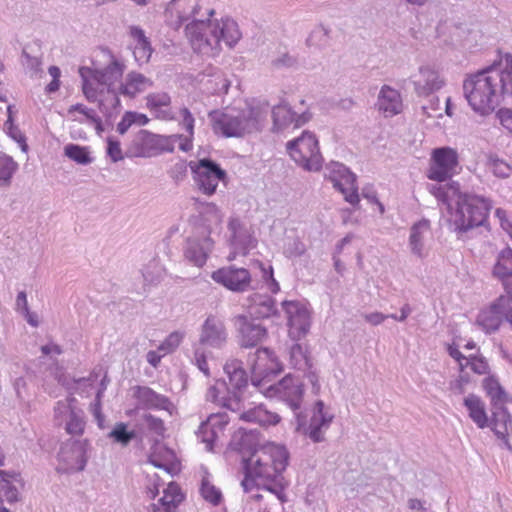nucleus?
I'll use <instances>...</instances> for the list:
<instances>
[{
	"instance_id": "obj_1",
	"label": "nucleus",
	"mask_w": 512,
	"mask_h": 512,
	"mask_svg": "<svg viewBox=\"0 0 512 512\" xmlns=\"http://www.w3.org/2000/svg\"><path fill=\"white\" fill-rule=\"evenodd\" d=\"M273 353L269 348L260 347L248 356V364L251 369V384L268 398H278L288 405L295 415V430L307 436L312 442L320 443L325 440L324 430L328 429L333 415L324 411V402H315L313 415L307 424V415L301 411L304 396V385L299 378L290 374L274 384H269L271 376L277 375L281 369L272 359Z\"/></svg>"
},
{
	"instance_id": "obj_2",
	"label": "nucleus",
	"mask_w": 512,
	"mask_h": 512,
	"mask_svg": "<svg viewBox=\"0 0 512 512\" xmlns=\"http://www.w3.org/2000/svg\"><path fill=\"white\" fill-rule=\"evenodd\" d=\"M231 445L243 455V490L250 492L254 487L274 494L280 502L286 501L287 482L283 476L289 463V452L283 445L270 444L256 448L250 443V437L241 435L234 438Z\"/></svg>"
},
{
	"instance_id": "obj_3",
	"label": "nucleus",
	"mask_w": 512,
	"mask_h": 512,
	"mask_svg": "<svg viewBox=\"0 0 512 512\" xmlns=\"http://www.w3.org/2000/svg\"><path fill=\"white\" fill-rule=\"evenodd\" d=\"M213 8L203 9L201 0H170L164 11L167 26L179 30L184 23L185 32H234L237 22L230 16L215 17Z\"/></svg>"
},
{
	"instance_id": "obj_4",
	"label": "nucleus",
	"mask_w": 512,
	"mask_h": 512,
	"mask_svg": "<svg viewBox=\"0 0 512 512\" xmlns=\"http://www.w3.org/2000/svg\"><path fill=\"white\" fill-rule=\"evenodd\" d=\"M211 128L216 135L225 138H240L262 130L267 111L259 106L243 110L215 109L208 113Z\"/></svg>"
},
{
	"instance_id": "obj_5",
	"label": "nucleus",
	"mask_w": 512,
	"mask_h": 512,
	"mask_svg": "<svg viewBox=\"0 0 512 512\" xmlns=\"http://www.w3.org/2000/svg\"><path fill=\"white\" fill-rule=\"evenodd\" d=\"M504 76L493 67L471 75L463 83L464 96L471 108L482 115L493 112L505 89Z\"/></svg>"
},
{
	"instance_id": "obj_6",
	"label": "nucleus",
	"mask_w": 512,
	"mask_h": 512,
	"mask_svg": "<svg viewBox=\"0 0 512 512\" xmlns=\"http://www.w3.org/2000/svg\"><path fill=\"white\" fill-rule=\"evenodd\" d=\"M493 207L492 200L470 191H460L450 212L449 224L458 238L467 232L485 226Z\"/></svg>"
},
{
	"instance_id": "obj_7",
	"label": "nucleus",
	"mask_w": 512,
	"mask_h": 512,
	"mask_svg": "<svg viewBox=\"0 0 512 512\" xmlns=\"http://www.w3.org/2000/svg\"><path fill=\"white\" fill-rule=\"evenodd\" d=\"M223 369L229 382L227 383L224 379H217L208 388L206 400L232 412L240 411L243 392L248 386V374L243 368L242 361L238 359L228 360Z\"/></svg>"
},
{
	"instance_id": "obj_8",
	"label": "nucleus",
	"mask_w": 512,
	"mask_h": 512,
	"mask_svg": "<svg viewBox=\"0 0 512 512\" xmlns=\"http://www.w3.org/2000/svg\"><path fill=\"white\" fill-rule=\"evenodd\" d=\"M482 387L491 401L492 430L498 438L504 440V445L509 450H512L507 439V435L512 432V415L505 406L507 403H512V396L505 391L498 379L493 375L483 379Z\"/></svg>"
},
{
	"instance_id": "obj_9",
	"label": "nucleus",
	"mask_w": 512,
	"mask_h": 512,
	"mask_svg": "<svg viewBox=\"0 0 512 512\" xmlns=\"http://www.w3.org/2000/svg\"><path fill=\"white\" fill-rule=\"evenodd\" d=\"M286 149L293 161L305 171L321 170L323 157L314 133L303 131L301 136L287 142Z\"/></svg>"
},
{
	"instance_id": "obj_10",
	"label": "nucleus",
	"mask_w": 512,
	"mask_h": 512,
	"mask_svg": "<svg viewBox=\"0 0 512 512\" xmlns=\"http://www.w3.org/2000/svg\"><path fill=\"white\" fill-rule=\"evenodd\" d=\"M189 168L195 186L206 196L214 195L219 182L226 183L228 179L226 170L209 157L190 161Z\"/></svg>"
},
{
	"instance_id": "obj_11",
	"label": "nucleus",
	"mask_w": 512,
	"mask_h": 512,
	"mask_svg": "<svg viewBox=\"0 0 512 512\" xmlns=\"http://www.w3.org/2000/svg\"><path fill=\"white\" fill-rule=\"evenodd\" d=\"M172 138L181 139L182 135L163 136L141 129L132 140L127 154L131 157L151 158L165 152L172 153Z\"/></svg>"
},
{
	"instance_id": "obj_12",
	"label": "nucleus",
	"mask_w": 512,
	"mask_h": 512,
	"mask_svg": "<svg viewBox=\"0 0 512 512\" xmlns=\"http://www.w3.org/2000/svg\"><path fill=\"white\" fill-rule=\"evenodd\" d=\"M504 321L512 328V295L507 293L500 295L487 308L482 309L476 319L477 325L486 334L497 332Z\"/></svg>"
},
{
	"instance_id": "obj_13",
	"label": "nucleus",
	"mask_w": 512,
	"mask_h": 512,
	"mask_svg": "<svg viewBox=\"0 0 512 512\" xmlns=\"http://www.w3.org/2000/svg\"><path fill=\"white\" fill-rule=\"evenodd\" d=\"M325 178L332 182L333 187L344 196L346 202L352 206L359 204L357 176L347 166L331 161L325 167Z\"/></svg>"
},
{
	"instance_id": "obj_14",
	"label": "nucleus",
	"mask_w": 512,
	"mask_h": 512,
	"mask_svg": "<svg viewBox=\"0 0 512 512\" xmlns=\"http://www.w3.org/2000/svg\"><path fill=\"white\" fill-rule=\"evenodd\" d=\"M459 163L458 153L451 147L435 148L431 155L426 176L428 179L445 182L450 180Z\"/></svg>"
},
{
	"instance_id": "obj_15",
	"label": "nucleus",
	"mask_w": 512,
	"mask_h": 512,
	"mask_svg": "<svg viewBox=\"0 0 512 512\" xmlns=\"http://www.w3.org/2000/svg\"><path fill=\"white\" fill-rule=\"evenodd\" d=\"M211 278L217 284L234 293H244L251 289L252 276L248 269L229 265L212 272Z\"/></svg>"
},
{
	"instance_id": "obj_16",
	"label": "nucleus",
	"mask_w": 512,
	"mask_h": 512,
	"mask_svg": "<svg viewBox=\"0 0 512 512\" xmlns=\"http://www.w3.org/2000/svg\"><path fill=\"white\" fill-rule=\"evenodd\" d=\"M281 306L287 317L289 336L293 340L305 337L311 326L310 312L306 305L300 301L284 300Z\"/></svg>"
},
{
	"instance_id": "obj_17",
	"label": "nucleus",
	"mask_w": 512,
	"mask_h": 512,
	"mask_svg": "<svg viewBox=\"0 0 512 512\" xmlns=\"http://www.w3.org/2000/svg\"><path fill=\"white\" fill-rule=\"evenodd\" d=\"M271 114L273 120V132L283 131L292 124L295 128H299L309 122L312 118V114L308 110L298 114L285 101L275 105L272 108Z\"/></svg>"
},
{
	"instance_id": "obj_18",
	"label": "nucleus",
	"mask_w": 512,
	"mask_h": 512,
	"mask_svg": "<svg viewBox=\"0 0 512 512\" xmlns=\"http://www.w3.org/2000/svg\"><path fill=\"white\" fill-rule=\"evenodd\" d=\"M235 324L239 333V345L242 348H253L261 344L268 336L265 326L256 323L245 315H238Z\"/></svg>"
},
{
	"instance_id": "obj_19",
	"label": "nucleus",
	"mask_w": 512,
	"mask_h": 512,
	"mask_svg": "<svg viewBox=\"0 0 512 512\" xmlns=\"http://www.w3.org/2000/svg\"><path fill=\"white\" fill-rule=\"evenodd\" d=\"M228 333L224 321L216 315L207 316L201 326L199 343L203 346L221 349L225 346Z\"/></svg>"
},
{
	"instance_id": "obj_20",
	"label": "nucleus",
	"mask_w": 512,
	"mask_h": 512,
	"mask_svg": "<svg viewBox=\"0 0 512 512\" xmlns=\"http://www.w3.org/2000/svg\"><path fill=\"white\" fill-rule=\"evenodd\" d=\"M88 447L89 443L86 439L69 440L60 447L59 459L77 471H83L88 460Z\"/></svg>"
},
{
	"instance_id": "obj_21",
	"label": "nucleus",
	"mask_w": 512,
	"mask_h": 512,
	"mask_svg": "<svg viewBox=\"0 0 512 512\" xmlns=\"http://www.w3.org/2000/svg\"><path fill=\"white\" fill-rule=\"evenodd\" d=\"M188 36V34H186ZM189 34V42L194 52L202 55L215 56L220 51V42L228 41L230 38L237 42L241 34Z\"/></svg>"
},
{
	"instance_id": "obj_22",
	"label": "nucleus",
	"mask_w": 512,
	"mask_h": 512,
	"mask_svg": "<svg viewBox=\"0 0 512 512\" xmlns=\"http://www.w3.org/2000/svg\"><path fill=\"white\" fill-rule=\"evenodd\" d=\"M213 244L214 242L209 236L188 238L184 246L185 259L197 267L204 266Z\"/></svg>"
},
{
	"instance_id": "obj_23",
	"label": "nucleus",
	"mask_w": 512,
	"mask_h": 512,
	"mask_svg": "<svg viewBox=\"0 0 512 512\" xmlns=\"http://www.w3.org/2000/svg\"><path fill=\"white\" fill-rule=\"evenodd\" d=\"M133 397L139 406L147 410H169L172 406L170 399L157 393L148 386L136 385L133 388Z\"/></svg>"
},
{
	"instance_id": "obj_24",
	"label": "nucleus",
	"mask_w": 512,
	"mask_h": 512,
	"mask_svg": "<svg viewBox=\"0 0 512 512\" xmlns=\"http://www.w3.org/2000/svg\"><path fill=\"white\" fill-rule=\"evenodd\" d=\"M227 423V415L225 413H217L211 414L205 422L200 424L197 430V436L206 444L208 451L213 450L214 443L218 438V432L222 431Z\"/></svg>"
},
{
	"instance_id": "obj_25",
	"label": "nucleus",
	"mask_w": 512,
	"mask_h": 512,
	"mask_svg": "<svg viewBox=\"0 0 512 512\" xmlns=\"http://www.w3.org/2000/svg\"><path fill=\"white\" fill-rule=\"evenodd\" d=\"M249 301L248 312L254 320L267 319L279 315L276 301L269 295L254 293L249 297Z\"/></svg>"
},
{
	"instance_id": "obj_26",
	"label": "nucleus",
	"mask_w": 512,
	"mask_h": 512,
	"mask_svg": "<svg viewBox=\"0 0 512 512\" xmlns=\"http://www.w3.org/2000/svg\"><path fill=\"white\" fill-rule=\"evenodd\" d=\"M493 275L497 277L504 288L505 293L512 295V249L502 250L493 268Z\"/></svg>"
},
{
	"instance_id": "obj_27",
	"label": "nucleus",
	"mask_w": 512,
	"mask_h": 512,
	"mask_svg": "<svg viewBox=\"0 0 512 512\" xmlns=\"http://www.w3.org/2000/svg\"><path fill=\"white\" fill-rule=\"evenodd\" d=\"M124 69L125 65L113 57L105 68L91 70V77L99 84L107 86V91H114V84L122 78Z\"/></svg>"
},
{
	"instance_id": "obj_28",
	"label": "nucleus",
	"mask_w": 512,
	"mask_h": 512,
	"mask_svg": "<svg viewBox=\"0 0 512 512\" xmlns=\"http://www.w3.org/2000/svg\"><path fill=\"white\" fill-rule=\"evenodd\" d=\"M412 82L418 96H428L443 85V82L439 80L438 73L429 67H420L419 79Z\"/></svg>"
},
{
	"instance_id": "obj_29",
	"label": "nucleus",
	"mask_w": 512,
	"mask_h": 512,
	"mask_svg": "<svg viewBox=\"0 0 512 512\" xmlns=\"http://www.w3.org/2000/svg\"><path fill=\"white\" fill-rule=\"evenodd\" d=\"M377 105L385 116H394L402 110V100L399 92L388 85H383L379 95Z\"/></svg>"
},
{
	"instance_id": "obj_30",
	"label": "nucleus",
	"mask_w": 512,
	"mask_h": 512,
	"mask_svg": "<svg viewBox=\"0 0 512 512\" xmlns=\"http://www.w3.org/2000/svg\"><path fill=\"white\" fill-rule=\"evenodd\" d=\"M428 191L442 204L448 206L451 211L453 206L452 202L455 204V199H457L458 194L460 193V184L456 181H452L448 184H428Z\"/></svg>"
},
{
	"instance_id": "obj_31",
	"label": "nucleus",
	"mask_w": 512,
	"mask_h": 512,
	"mask_svg": "<svg viewBox=\"0 0 512 512\" xmlns=\"http://www.w3.org/2000/svg\"><path fill=\"white\" fill-rule=\"evenodd\" d=\"M152 81L138 72H130L126 76L125 83L119 86V93L130 98L145 90L147 86H152Z\"/></svg>"
},
{
	"instance_id": "obj_32",
	"label": "nucleus",
	"mask_w": 512,
	"mask_h": 512,
	"mask_svg": "<svg viewBox=\"0 0 512 512\" xmlns=\"http://www.w3.org/2000/svg\"><path fill=\"white\" fill-rule=\"evenodd\" d=\"M464 406L469 412V417L481 429L488 426V416L485 410V404L481 398L475 394H469L464 398Z\"/></svg>"
},
{
	"instance_id": "obj_33",
	"label": "nucleus",
	"mask_w": 512,
	"mask_h": 512,
	"mask_svg": "<svg viewBox=\"0 0 512 512\" xmlns=\"http://www.w3.org/2000/svg\"><path fill=\"white\" fill-rule=\"evenodd\" d=\"M19 168L13 157L0 151V188L9 187L14 174Z\"/></svg>"
},
{
	"instance_id": "obj_34",
	"label": "nucleus",
	"mask_w": 512,
	"mask_h": 512,
	"mask_svg": "<svg viewBox=\"0 0 512 512\" xmlns=\"http://www.w3.org/2000/svg\"><path fill=\"white\" fill-rule=\"evenodd\" d=\"M429 223L427 220H422L415 223L410 229L409 245L414 255L422 258L423 254V231L427 230Z\"/></svg>"
},
{
	"instance_id": "obj_35",
	"label": "nucleus",
	"mask_w": 512,
	"mask_h": 512,
	"mask_svg": "<svg viewBox=\"0 0 512 512\" xmlns=\"http://www.w3.org/2000/svg\"><path fill=\"white\" fill-rule=\"evenodd\" d=\"M290 363L291 365L301 371L312 368L311 358L308 351L300 343H295L290 348Z\"/></svg>"
},
{
	"instance_id": "obj_36",
	"label": "nucleus",
	"mask_w": 512,
	"mask_h": 512,
	"mask_svg": "<svg viewBox=\"0 0 512 512\" xmlns=\"http://www.w3.org/2000/svg\"><path fill=\"white\" fill-rule=\"evenodd\" d=\"M85 426V413L76 407L66 419L65 431L72 436H80L84 433Z\"/></svg>"
},
{
	"instance_id": "obj_37",
	"label": "nucleus",
	"mask_w": 512,
	"mask_h": 512,
	"mask_svg": "<svg viewBox=\"0 0 512 512\" xmlns=\"http://www.w3.org/2000/svg\"><path fill=\"white\" fill-rule=\"evenodd\" d=\"M64 155L70 160L81 165H88L93 162L90 150L86 146L70 143L64 147Z\"/></svg>"
},
{
	"instance_id": "obj_38",
	"label": "nucleus",
	"mask_w": 512,
	"mask_h": 512,
	"mask_svg": "<svg viewBox=\"0 0 512 512\" xmlns=\"http://www.w3.org/2000/svg\"><path fill=\"white\" fill-rule=\"evenodd\" d=\"M108 437L115 443L127 446L136 437V432L134 430H128L126 423L118 422L109 432Z\"/></svg>"
},
{
	"instance_id": "obj_39",
	"label": "nucleus",
	"mask_w": 512,
	"mask_h": 512,
	"mask_svg": "<svg viewBox=\"0 0 512 512\" xmlns=\"http://www.w3.org/2000/svg\"><path fill=\"white\" fill-rule=\"evenodd\" d=\"M487 166L497 178L506 179L512 174V166L495 154H490L488 156Z\"/></svg>"
},
{
	"instance_id": "obj_40",
	"label": "nucleus",
	"mask_w": 512,
	"mask_h": 512,
	"mask_svg": "<svg viewBox=\"0 0 512 512\" xmlns=\"http://www.w3.org/2000/svg\"><path fill=\"white\" fill-rule=\"evenodd\" d=\"M228 229L231 232V239L234 244L243 248H248L251 236L246 235L241 222L238 219H231L228 223Z\"/></svg>"
},
{
	"instance_id": "obj_41",
	"label": "nucleus",
	"mask_w": 512,
	"mask_h": 512,
	"mask_svg": "<svg viewBox=\"0 0 512 512\" xmlns=\"http://www.w3.org/2000/svg\"><path fill=\"white\" fill-rule=\"evenodd\" d=\"M256 266L261 271V278L263 282L266 284L268 290L272 294H276L280 291V285L278 281L274 278V270L271 264H266L261 261H256Z\"/></svg>"
},
{
	"instance_id": "obj_42",
	"label": "nucleus",
	"mask_w": 512,
	"mask_h": 512,
	"mask_svg": "<svg viewBox=\"0 0 512 512\" xmlns=\"http://www.w3.org/2000/svg\"><path fill=\"white\" fill-rule=\"evenodd\" d=\"M168 490H173L172 493L165 491L164 496L160 498L159 502L164 507L165 512H176L179 503L183 500V495L177 486L170 485Z\"/></svg>"
},
{
	"instance_id": "obj_43",
	"label": "nucleus",
	"mask_w": 512,
	"mask_h": 512,
	"mask_svg": "<svg viewBox=\"0 0 512 512\" xmlns=\"http://www.w3.org/2000/svg\"><path fill=\"white\" fill-rule=\"evenodd\" d=\"M200 493L207 502L214 506L219 505L222 501L221 491L206 478H203L201 481Z\"/></svg>"
},
{
	"instance_id": "obj_44",
	"label": "nucleus",
	"mask_w": 512,
	"mask_h": 512,
	"mask_svg": "<svg viewBox=\"0 0 512 512\" xmlns=\"http://www.w3.org/2000/svg\"><path fill=\"white\" fill-rule=\"evenodd\" d=\"M76 398L68 397L64 401H58L54 407V419L57 424H61L62 421L68 418L71 411L76 408Z\"/></svg>"
},
{
	"instance_id": "obj_45",
	"label": "nucleus",
	"mask_w": 512,
	"mask_h": 512,
	"mask_svg": "<svg viewBox=\"0 0 512 512\" xmlns=\"http://www.w3.org/2000/svg\"><path fill=\"white\" fill-rule=\"evenodd\" d=\"M6 500L8 503H15L19 500V491L15 484L0 479V502Z\"/></svg>"
},
{
	"instance_id": "obj_46",
	"label": "nucleus",
	"mask_w": 512,
	"mask_h": 512,
	"mask_svg": "<svg viewBox=\"0 0 512 512\" xmlns=\"http://www.w3.org/2000/svg\"><path fill=\"white\" fill-rule=\"evenodd\" d=\"M75 111L83 114L88 120H90L93 124H95L96 130H98V131L103 130L102 120L93 109L87 108L83 104L77 103V104L72 105L69 108V113H72Z\"/></svg>"
},
{
	"instance_id": "obj_47",
	"label": "nucleus",
	"mask_w": 512,
	"mask_h": 512,
	"mask_svg": "<svg viewBox=\"0 0 512 512\" xmlns=\"http://www.w3.org/2000/svg\"><path fill=\"white\" fill-rule=\"evenodd\" d=\"M138 37V42L134 50L136 59L145 58L148 61L152 54L150 42L147 40L145 34H135Z\"/></svg>"
},
{
	"instance_id": "obj_48",
	"label": "nucleus",
	"mask_w": 512,
	"mask_h": 512,
	"mask_svg": "<svg viewBox=\"0 0 512 512\" xmlns=\"http://www.w3.org/2000/svg\"><path fill=\"white\" fill-rule=\"evenodd\" d=\"M146 100V105L150 110H158L161 107L169 106L171 103L169 94L165 92L149 94Z\"/></svg>"
},
{
	"instance_id": "obj_49",
	"label": "nucleus",
	"mask_w": 512,
	"mask_h": 512,
	"mask_svg": "<svg viewBox=\"0 0 512 512\" xmlns=\"http://www.w3.org/2000/svg\"><path fill=\"white\" fill-rule=\"evenodd\" d=\"M240 418L246 422L264 424L267 422V412L259 406L243 412Z\"/></svg>"
},
{
	"instance_id": "obj_50",
	"label": "nucleus",
	"mask_w": 512,
	"mask_h": 512,
	"mask_svg": "<svg viewBox=\"0 0 512 512\" xmlns=\"http://www.w3.org/2000/svg\"><path fill=\"white\" fill-rule=\"evenodd\" d=\"M188 167L189 162L180 160L170 168L168 174L176 184H179L187 177Z\"/></svg>"
},
{
	"instance_id": "obj_51",
	"label": "nucleus",
	"mask_w": 512,
	"mask_h": 512,
	"mask_svg": "<svg viewBox=\"0 0 512 512\" xmlns=\"http://www.w3.org/2000/svg\"><path fill=\"white\" fill-rule=\"evenodd\" d=\"M470 367L471 370L477 374H485L488 369V363L483 357L471 356L467 358L464 367Z\"/></svg>"
},
{
	"instance_id": "obj_52",
	"label": "nucleus",
	"mask_w": 512,
	"mask_h": 512,
	"mask_svg": "<svg viewBox=\"0 0 512 512\" xmlns=\"http://www.w3.org/2000/svg\"><path fill=\"white\" fill-rule=\"evenodd\" d=\"M183 335L179 332L170 333L166 339L159 346L160 350H164L165 352H173L181 343Z\"/></svg>"
},
{
	"instance_id": "obj_53",
	"label": "nucleus",
	"mask_w": 512,
	"mask_h": 512,
	"mask_svg": "<svg viewBox=\"0 0 512 512\" xmlns=\"http://www.w3.org/2000/svg\"><path fill=\"white\" fill-rule=\"evenodd\" d=\"M107 155L110 157L111 161L116 163L123 159V154L120 146V142L112 137H108L107 139Z\"/></svg>"
},
{
	"instance_id": "obj_54",
	"label": "nucleus",
	"mask_w": 512,
	"mask_h": 512,
	"mask_svg": "<svg viewBox=\"0 0 512 512\" xmlns=\"http://www.w3.org/2000/svg\"><path fill=\"white\" fill-rule=\"evenodd\" d=\"M180 116L182 118L180 125L183 129L190 135V137L194 136V126L195 119L187 107H182L180 109Z\"/></svg>"
},
{
	"instance_id": "obj_55",
	"label": "nucleus",
	"mask_w": 512,
	"mask_h": 512,
	"mask_svg": "<svg viewBox=\"0 0 512 512\" xmlns=\"http://www.w3.org/2000/svg\"><path fill=\"white\" fill-rule=\"evenodd\" d=\"M144 420L147 424V427L150 431L154 432L155 434L162 436L165 431L164 422L161 418L156 417L152 414H145Z\"/></svg>"
},
{
	"instance_id": "obj_56",
	"label": "nucleus",
	"mask_w": 512,
	"mask_h": 512,
	"mask_svg": "<svg viewBox=\"0 0 512 512\" xmlns=\"http://www.w3.org/2000/svg\"><path fill=\"white\" fill-rule=\"evenodd\" d=\"M12 140L19 144V147L22 152L27 153L29 150V146L26 142V136L21 132L19 127H15L7 132H5Z\"/></svg>"
},
{
	"instance_id": "obj_57",
	"label": "nucleus",
	"mask_w": 512,
	"mask_h": 512,
	"mask_svg": "<svg viewBox=\"0 0 512 512\" xmlns=\"http://www.w3.org/2000/svg\"><path fill=\"white\" fill-rule=\"evenodd\" d=\"M90 412L96 419L98 427L102 429L105 419L102 413V399L98 400V398L95 397L94 402L90 404Z\"/></svg>"
},
{
	"instance_id": "obj_58",
	"label": "nucleus",
	"mask_w": 512,
	"mask_h": 512,
	"mask_svg": "<svg viewBox=\"0 0 512 512\" xmlns=\"http://www.w3.org/2000/svg\"><path fill=\"white\" fill-rule=\"evenodd\" d=\"M305 43L308 48L320 49L327 43V34H309Z\"/></svg>"
},
{
	"instance_id": "obj_59",
	"label": "nucleus",
	"mask_w": 512,
	"mask_h": 512,
	"mask_svg": "<svg viewBox=\"0 0 512 512\" xmlns=\"http://www.w3.org/2000/svg\"><path fill=\"white\" fill-rule=\"evenodd\" d=\"M305 252L304 244L298 239H294L286 249L285 254L287 257H299Z\"/></svg>"
},
{
	"instance_id": "obj_60",
	"label": "nucleus",
	"mask_w": 512,
	"mask_h": 512,
	"mask_svg": "<svg viewBox=\"0 0 512 512\" xmlns=\"http://www.w3.org/2000/svg\"><path fill=\"white\" fill-rule=\"evenodd\" d=\"M23 65L30 69L33 72H38L40 70L41 62L37 57L31 56L24 49L22 51Z\"/></svg>"
},
{
	"instance_id": "obj_61",
	"label": "nucleus",
	"mask_w": 512,
	"mask_h": 512,
	"mask_svg": "<svg viewBox=\"0 0 512 512\" xmlns=\"http://www.w3.org/2000/svg\"><path fill=\"white\" fill-rule=\"evenodd\" d=\"M132 117V111H127L122 116V119L117 124V132L121 135L125 134L128 129L134 124Z\"/></svg>"
},
{
	"instance_id": "obj_62",
	"label": "nucleus",
	"mask_w": 512,
	"mask_h": 512,
	"mask_svg": "<svg viewBox=\"0 0 512 512\" xmlns=\"http://www.w3.org/2000/svg\"><path fill=\"white\" fill-rule=\"evenodd\" d=\"M306 373H305V377L307 378V380L309 381V383L311 384L312 386V393L314 395H318L320 393V390H321V385L319 383V378H318V375L315 371L311 370L310 369H306Z\"/></svg>"
},
{
	"instance_id": "obj_63",
	"label": "nucleus",
	"mask_w": 512,
	"mask_h": 512,
	"mask_svg": "<svg viewBox=\"0 0 512 512\" xmlns=\"http://www.w3.org/2000/svg\"><path fill=\"white\" fill-rule=\"evenodd\" d=\"M447 352L451 358L459 363L462 370L467 361V358L459 351L458 347L454 344L448 345Z\"/></svg>"
},
{
	"instance_id": "obj_64",
	"label": "nucleus",
	"mask_w": 512,
	"mask_h": 512,
	"mask_svg": "<svg viewBox=\"0 0 512 512\" xmlns=\"http://www.w3.org/2000/svg\"><path fill=\"white\" fill-rule=\"evenodd\" d=\"M501 124L512 133V111L510 109H501L499 111Z\"/></svg>"
}]
</instances>
